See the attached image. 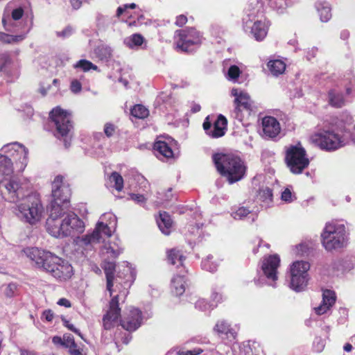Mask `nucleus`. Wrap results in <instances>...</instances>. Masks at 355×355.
<instances>
[{"instance_id":"46","label":"nucleus","mask_w":355,"mask_h":355,"mask_svg":"<svg viewBox=\"0 0 355 355\" xmlns=\"http://www.w3.org/2000/svg\"><path fill=\"white\" fill-rule=\"evenodd\" d=\"M76 343H75L73 336L71 334H64L63 336V347L70 349L75 347Z\"/></svg>"},{"instance_id":"48","label":"nucleus","mask_w":355,"mask_h":355,"mask_svg":"<svg viewBox=\"0 0 355 355\" xmlns=\"http://www.w3.org/2000/svg\"><path fill=\"white\" fill-rule=\"evenodd\" d=\"M73 31H74L73 28L71 26H68L66 28H64L62 31H57L56 35L58 37L64 39V38H67V37H69V36H71L73 33Z\"/></svg>"},{"instance_id":"6","label":"nucleus","mask_w":355,"mask_h":355,"mask_svg":"<svg viewBox=\"0 0 355 355\" xmlns=\"http://www.w3.org/2000/svg\"><path fill=\"white\" fill-rule=\"evenodd\" d=\"M321 237L322 245L328 251L344 248L347 243L345 226L338 223H327Z\"/></svg>"},{"instance_id":"39","label":"nucleus","mask_w":355,"mask_h":355,"mask_svg":"<svg viewBox=\"0 0 355 355\" xmlns=\"http://www.w3.org/2000/svg\"><path fill=\"white\" fill-rule=\"evenodd\" d=\"M96 53L101 60H108L112 55V49L110 46L103 44L96 48Z\"/></svg>"},{"instance_id":"24","label":"nucleus","mask_w":355,"mask_h":355,"mask_svg":"<svg viewBox=\"0 0 355 355\" xmlns=\"http://www.w3.org/2000/svg\"><path fill=\"white\" fill-rule=\"evenodd\" d=\"M102 254L108 259H116L122 253L123 249L120 247L118 242H111L105 243L101 250Z\"/></svg>"},{"instance_id":"51","label":"nucleus","mask_w":355,"mask_h":355,"mask_svg":"<svg viewBox=\"0 0 355 355\" xmlns=\"http://www.w3.org/2000/svg\"><path fill=\"white\" fill-rule=\"evenodd\" d=\"M71 91L74 94H78L81 91L82 85L78 80H73L70 86Z\"/></svg>"},{"instance_id":"22","label":"nucleus","mask_w":355,"mask_h":355,"mask_svg":"<svg viewBox=\"0 0 355 355\" xmlns=\"http://www.w3.org/2000/svg\"><path fill=\"white\" fill-rule=\"evenodd\" d=\"M239 355H263V350L259 343L256 341H245L239 345Z\"/></svg>"},{"instance_id":"54","label":"nucleus","mask_w":355,"mask_h":355,"mask_svg":"<svg viewBox=\"0 0 355 355\" xmlns=\"http://www.w3.org/2000/svg\"><path fill=\"white\" fill-rule=\"evenodd\" d=\"M23 14V9L21 8H18L12 10L11 17L13 20H18L22 17Z\"/></svg>"},{"instance_id":"37","label":"nucleus","mask_w":355,"mask_h":355,"mask_svg":"<svg viewBox=\"0 0 355 355\" xmlns=\"http://www.w3.org/2000/svg\"><path fill=\"white\" fill-rule=\"evenodd\" d=\"M26 38V34L12 35L7 33L0 34V40L6 44H17Z\"/></svg>"},{"instance_id":"31","label":"nucleus","mask_w":355,"mask_h":355,"mask_svg":"<svg viewBox=\"0 0 355 355\" xmlns=\"http://www.w3.org/2000/svg\"><path fill=\"white\" fill-rule=\"evenodd\" d=\"M318 12L320 15V20L323 22L328 21L331 17V8L327 2L318 3L316 4Z\"/></svg>"},{"instance_id":"53","label":"nucleus","mask_w":355,"mask_h":355,"mask_svg":"<svg viewBox=\"0 0 355 355\" xmlns=\"http://www.w3.org/2000/svg\"><path fill=\"white\" fill-rule=\"evenodd\" d=\"M281 198L282 200L287 202H292L293 199V195H292L291 190L289 189H286L282 193Z\"/></svg>"},{"instance_id":"30","label":"nucleus","mask_w":355,"mask_h":355,"mask_svg":"<svg viewBox=\"0 0 355 355\" xmlns=\"http://www.w3.org/2000/svg\"><path fill=\"white\" fill-rule=\"evenodd\" d=\"M13 172L12 163L10 158L0 153V174L8 176Z\"/></svg>"},{"instance_id":"5","label":"nucleus","mask_w":355,"mask_h":355,"mask_svg":"<svg viewBox=\"0 0 355 355\" xmlns=\"http://www.w3.org/2000/svg\"><path fill=\"white\" fill-rule=\"evenodd\" d=\"M116 225V218L112 213H105L97 223L95 229L91 234H87L82 237L80 242L84 245H93L94 243L105 241L112 236L113 230Z\"/></svg>"},{"instance_id":"62","label":"nucleus","mask_w":355,"mask_h":355,"mask_svg":"<svg viewBox=\"0 0 355 355\" xmlns=\"http://www.w3.org/2000/svg\"><path fill=\"white\" fill-rule=\"evenodd\" d=\"M43 315L45 317V319L49 322L52 321L54 316L53 313L51 310L44 311L43 313Z\"/></svg>"},{"instance_id":"47","label":"nucleus","mask_w":355,"mask_h":355,"mask_svg":"<svg viewBox=\"0 0 355 355\" xmlns=\"http://www.w3.org/2000/svg\"><path fill=\"white\" fill-rule=\"evenodd\" d=\"M17 286L14 283L8 284L4 289V294L7 297H12L17 291Z\"/></svg>"},{"instance_id":"15","label":"nucleus","mask_w":355,"mask_h":355,"mask_svg":"<svg viewBox=\"0 0 355 355\" xmlns=\"http://www.w3.org/2000/svg\"><path fill=\"white\" fill-rule=\"evenodd\" d=\"M250 11H254L258 13H263L266 10V4L271 9L278 12H283L289 6L291 5L290 0H249Z\"/></svg>"},{"instance_id":"2","label":"nucleus","mask_w":355,"mask_h":355,"mask_svg":"<svg viewBox=\"0 0 355 355\" xmlns=\"http://www.w3.org/2000/svg\"><path fill=\"white\" fill-rule=\"evenodd\" d=\"M69 209L49 214L46 220L47 232L54 237L75 236L85 230L84 222Z\"/></svg>"},{"instance_id":"13","label":"nucleus","mask_w":355,"mask_h":355,"mask_svg":"<svg viewBox=\"0 0 355 355\" xmlns=\"http://www.w3.org/2000/svg\"><path fill=\"white\" fill-rule=\"evenodd\" d=\"M0 192L10 201L17 202L23 195V189L19 179L15 176L5 175L0 180Z\"/></svg>"},{"instance_id":"32","label":"nucleus","mask_w":355,"mask_h":355,"mask_svg":"<svg viewBox=\"0 0 355 355\" xmlns=\"http://www.w3.org/2000/svg\"><path fill=\"white\" fill-rule=\"evenodd\" d=\"M144 42V37L139 33H135L124 39V44L126 46L134 49L140 46Z\"/></svg>"},{"instance_id":"52","label":"nucleus","mask_w":355,"mask_h":355,"mask_svg":"<svg viewBox=\"0 0 355 355\" xmlns=\"http://www.w3.org/2000/svg\"><path fill=\"white\" fill-rule=\"evenodd\" d=\"M64 325L67 327L70 331L74 332L77 335H78L81 338H83V335L81 334L79 329L76 328L72 324H71L67 320L62 319Z\"/></svg>"},{"instance_id":"50","label":"nucleus","mask_w":355,"mask_h":355,"mask_svg":"<svg viewBox=\"0 0 355 355\" xmlns=\"http://www.w3.org/2000/svg\"><path fill=\"white\" fill-rule=\"evenodd\" d=\"M58 139L62 143L65 148H68L72 141V135H57Z\"/></svg>"},{"instance_id":"7","label":"nucleus","mask_w":355,"mask_h":355,"mask_svg":"<svg viewBox=\"0 0 355 355\" xmlns=\"http://www.w3.org/2000/svg\"><path fill=\"white\" fill-rule=\"evenodd\" d=\"M52 200L49 207V214L55 215L56 211L69 209L71 189L63 182V177L58 175L52 182Z\"/></svg>"},{"instance_id":"56","label":"nucleus","mask_w":355,"mask_h":355,"mask_svg":"<svg viewBox=\"0 0 355 355\" xmlns=\"http://www.w3.org/2000/svg\"><path fill=\"white\" fill-rule=\"evenodd\" d=\"M187 21V18L185 15H181L177 17L175 24L178 26H182L184 25Z\"/></svg>"},{"instance_id":"44","label":"nucleus","mask_w":355,"mask_h":355,"mask_svg":"<svg viewBox=\"0 0 355 355\" xmlns=\"http://www.w3.org/2000/svg\"><path fill=\"white\" fill-rule=\"evenodd\" d=\"M258 196L260 200L268 203L272 201V192L269 187H265L259 190Z\"/></svg>"},{"instance_id":"26","label":"nucleus","mask_w":355,"mask_h":355,"mask_svg":"<svg viewBox=\"0 0 355 355\" xmlns=\"http://www.w3.org/2000/svg\"><path fill=\"white\" fill-rule=\"evenodd\" d=\"M214 330L220 335L224 334L227 338H236V332L230 327V325L225 320H219L216 324Z\"/></svg>"},{"instance_id":"38","label":"nucleus","mask_w":355,"mask_h":355,"mask_svg":"<svg viewBox=\"0 0 355 355\" xmlns=\"http://www.w3.org/2000/svg\"><path fill=\"white\" fill-rule=\"evenodd\" d=\"M130 114L137 119H143L149 115V111L145 106L138 104L130 110Z\"/></svg>"},{"instance_id":"42","label":"nucleus","mask_w":355,"mask_h":355,"mask_svg":"<svg viewBox=\"0 0 355 355\" xmlns=\"http://www.w3.org/2000/svg\"><path fill=\"white\" fill-rule=\"evenodd\" d=\"M74 67L80 68L83 71H85V72L89 71L90 69H93L95 71L98 70V67L96 65L94 64L90 61L85 60V59L80 60L78 62H77L74 64Z\"/></svg>"},{"instance_id":"36","label":"nucleus","mask_w":355,"mask_h":355,"mask_svg":"<svg viewBox=\"0 0 355 355\" xmlns=\"http://www.w3.org/2000/svg\"><path fill=\"white\" fill-rule=\"evenodd\" d=\"M329 103L336 107H341L345 104L343 95L336 92L334 90H331L329 92Z\"/></svg>"},{"instance_id":"55","label":"nucleus","mask_w":355,"mask_h":355,"mask_svg":"<svg viewBox=\"0 0 355 355\" xmlns=\"http://www.w3.org/2000/svg\"><path fill=\"white\" fill-rule=\"evenodd\" d=\"M214 116H207L205 121H204V123L202 124V126H203V128L205 130H208L210 129V128L211 127V125H212V123H214Z\"/></svg>"},{"instance_id":"4","label":"nucleus","mask_w":355,"mask_h":355,"mask_svg":"<svg viewBox=\"0 0 355 355\" xmlns=\"http://www.w3.org/2000/svg\"><path fill=\"white\" fill-rule=\"evenodd\" d=\"M16 203L15 214L22 221L34 225L40 220L44 207L37 196L28 195Z\"/></svg>"},{"instance_id":"58","label":"nucleus","mask_w":355,"mask_h":355,"mask_svg":"<svg viewBox=\"0 0 355 355\" xmlns=\"http://www.w3.org/2000/svg\"><path fill=\"white\" fill-rule=\"evenodd\" d=\"M211 297L212 301L216 303H218L222 300L221 294L216 291L212 292Z\"/></svg>"},{"instance_id":"63","label":"nucleus","mask_w":355,"mask_h":355,"mask_svg":"<svg viewBox=\"0 0 355 355\" xmlns=\"http://www.w3.org/2000/svg\"><path fill=\"white\" fill-rule=\"evenodd\" d=\"M58 304L60 306H64L65 307H70L71 303L66 298H61L58 300Z\"/></svg>"},{"instance_id":"21","label":"nucleus","mask_w":355,"mask_h":355,"mask_svg":"<svg viewBox=\"0 0 355 355\" xmlns=\"http://www.w3.org/2000/svg\"><path fill=\"white\" fill-rule=\"evenodd\" d=\"M336 302V294L334 291L326 290L322 293V304L315 308V311L318 315L325 313Z\"/></svg>"},{"instance_id":"27","label":"nucleus","mask_w":355,"mask_h":355,"mask_svg":"<svg viewBox=\"0 0 355 355\" xmlns=\"http://www.w3.org/2000/svg\"><path fill=\"white\" fill-rule=\"evenodd\" d=\"M167 257L168 261L172 265H177V267L182 266L185 256L183 252L177 249L173 248L167 252Z\"/></svg>"},{"instance_id":"10","label":"nucleus","mask_w":355,"mask_h":355,"mask_svg":"<svg viewBox=\"0 0 355 355\" xmlns=\"http://www.w3.org/2000/svg\"><path fill=\"white\" fill-rule=\"evenodd\" d=\"M175 41L179 51L189 52L202 43V36L195 28H187L175 31Z\"/></svg>"},{"instance_id":"57","label":"nucleus","mask_w":355,"mask_h":355,"mask_svg":"<svg viewBox=\"0 0 355 355\" xmlns=\"http://www.w3.org/2000/svg\"><path fill=\"white\" fill-rule=\"evenodd\" d=\"M131 198L137 203H144L146 202L144 196L140 194H132Z\"/></svg>"},{"instance_id":"11","label":"nucleus","mask_w":355,"mask_h":355,"mask_svg":"<svg viewBox=\"0 0 355 355\" xmlns=\"http://www.w3.org/2000/svg\"><path fill=\"white\" fill-rule=\"evenodd\" d=\"M310 264L307 261H295L290 268V287L295 291H302L309 281L308 271Z\"/></svg>"},{"instance_id":"43","label":"nucleus","mask_w":355,"mask_h":355,"mask_svg":"<svg viewBox=\"0 0 355 355\" xmlns=\"http://www.w3.org/2000/svg\"><path fill=\"white\" fill-rule=\"evenodd\" d=\"M110 180L111 182H114L115 189L121 191L123 187V180L122 176L117 172H113L110 177Z\"/></svg>"},{"instance_id":"49","label":"nucleus","mask_w":355,"mask_h":355,"mask_svg":"<svg viewBox=\"0 0 355 355\" xmlns=\"http://www.w3.org/2000/svg\"><path fill=\"white\" fill-rule=\"evenodd\" d=\"M240 74V69L236 65L231 66L227 72L228 78L231 80H236L239 78Z\"/></svg>"},{"instance_id":"33","label":"nucleus","mask_w":355,"mask_h":355,"mask_svg":"<svg viewBox=\"0 0 355 355\" xmlns=\"http://www.w3.org/2000/svg\"><path fill=\"white\" fill-rule=\"evenodd\" d=\"M172 287L177 295H181L185 291V281L183 275H177L172 279Z\"/></svg>"},{"instance_id":"1","label":"nucleus","mask_w":355,"mask_h":355,"mask_svg":"<svg viewBox=\"0 0 355 355\" xmlns=\"http://www.w3.org/2000/svg\"><path fill=\"white\" fill-rule=\"evenodd\" d=\"M24 253L37 267L60 281H66L73 275L71 265L49 251L37 248H27L24 250Z\"/></svg>"},{"instance_id":"14","label":"nucleus","mask_w":355,"mask_h":355,"mask_svg":"<svg viewBox=\"0 0 355 355\" xmlns=\"http://www.w3.org/2000/svg\"><path fill=\"white\" fill-rule=\"evenodd\" d=\"M49 119L56 127L58 133H69L73 130L71 114L60 106L54 107L50 112Z\"/></svg>"},{"instance_id":"40","label":"nucleus","mask_w":355,"mask_h":355,"mask_svg":"<svg viewBox=\"0 0 355 355\" xmlns=\"http://www.w3.org/2000/svg\"><path fill=\"white\" fill-rule=\"evenodd\" d=\"M213 257L208 255L202 262V268L203 270L211 272H215L218 266V263L212 261Z\"/></svg>"},{"instance_id":"28","label":"nucleus","mask_w":355,"mask_h":355,"mask_svg":"<svg viewBox=\"0 0 355 355\" xmlns=\"http://www.w3.org/2000/svg\"><path fill=\"white\" fill-rule=\"evenodd\" d=\"M157 225L162 232L168 235L171 232L172 220L171 216L166 212L160 213L159 220H157Z\"/></svg>"},{"instance_id":"19","label":"nucleus","mask_w":355,"mask_h":355,"mask_svg":"<svg viewBox=\"0 0 355 355\" xmlns=\"http://www.w3.org/2000/svg\"><path fill=\"white\" fill-rule=\"evenodd\" d=\"M141 323V312L136 308L130 309L129 315L121 320V325L128 331L137 329Z\"/></svg>"},{"instance_id":"64","label":"nucleus","mask_w":355,"mask_h":355,"mask_svg":"<svg viewBox=\"0 0 355 355\" xmlns=\"http://www.w3.org/2000/svg\"><path fill=\"white\" fill-rule=\"evenodd\" d=\"M202 351L200 349H195L193 350H187L185 352V354L184 355H198L200 354Z\"/></svg>"},{"instance_id":"17","label":"nucleus","mask_w":355,"mask_h":355,"mask_svg":"<svg viewBox=\"0 0 355 355\" xmlns=\"http://www.w3.org/2000/svg\"><path fill=\"white\" fill-rule=\"evenodd\" d=\"M119 295L113 297L110 302V308L107 313L103 316V323L105 329H112L121 315V309L119 307Z\"/></svg>"},{"instance_id":"18","label":"nucleus","mask_w":355,"mask_h":355,"mask_svg":"<svg viewBox=\"0 0 355 355\" xmlns=\"http://www.w3.org/2000/svg\"><path fill=\"white\" fill-rule=\"evenodd\" d=\"M280 259L278 255H270L263 261L261 268L266 277L273 282L277 279V268Z\"/></svg>"},{"instance_id":"34","label":"nucleus","mask_w":355,"mask_h":355,"mask_svg":"<svg viewBox=\"0 0 355 355\" xmlns=\"http://www.w3.org/2000/svg\"><path fill=\"white\" fill-rule=\"evenodd\" d=\"M227 120L223 115H218L216 119H214V131L211 133H225L227 130Z\"/></svg>"},{"instance_id":"8","label":"nucleus","mask_w":355,"mask_h":355,"mask_svg":"<svg viewBox=\"0 0 355 355\" xmlns=\"http://www.w3.org/2000/svg\"><path fill=\"white\" fill-rule=\"evenodd\" d=\"M250 5L248 3L245 9V17H243V28L247 33L252 34L257 41L262 40L268 33L269 23L266 19H262L263 13H258L254 9V12L250 11Z\"/></svg>"},{"instance_id":"12","label":"nucleus","mask_w":355,"mask_h":355,"mask_svg":"<svg viewBox=\"0 0 355 355\" xmlns=\"http://www.w3.org/2000/svg\"><path fill=\"white\" fill-rule=\"evenodd\" d=\"M310 140L315 146L327 151L349 144V138L343 135H311Z\"/></svg>"},{"instance_id":"25","label":"nucleus","mask_w":355,"mask_h":355,"mask_svg":"<svg viewBox=\"0 0 355 355\" xmlns=\"http://www.w3.org/2000/svg\"><path fill=\"white\" fill-rule=\"evenodd\" d=\"M116 265L113 262L107 261L104 263L103 269L107 279V290L110 293V295H112V286L114 279V272L115 270Z\"/></svg>"},{"instance_id":"41","label":"nucleus","mask_w":355,"mask_h":355,"mask_svg":"<svg viewBox=\"0 0 355 355\" xmlns=\"http://www.w3.org/2000/svg\"><path fill=\"white\" fill-rule=\"evenodd\" d=\"M12 150H13L15 152H18L19 150H21V152L24 153L25 156L27 155V152L26 150L25 147L17 142H14L4 145L1 149V151L3 153H9Z\"/></svg>"},{"instance_id":"45","label":"nucleus","mask_w":355,"mask_h":355,"mask_svg":"<svg viewBox=\"0 0 355 355\" xmlns=\"http://www.w3.org/2000/svg\"><path fill=\"white\" fill-rule=\"evenodd\" d=\"M251 211L245 207H239L235 211L232 212V216L236 220H243L247 217Z\"/></svg>"},{"instance_id":"61","label":"nucleus","mask_w":355,"mask_h":355,"mask_svg":"<svg viewBox=\"0 0 355 355\" xmlns=\"http://www.w3.org/2000/svg\"><path fill=\"white\" fill-rule=\"evenodd\" d=\"M73 8L77 10L82 6L83 0H69Z\"/></svg>"},{"instance_id":"20","label":"nucleus","mask_w":355,"mask_h":355,"mask_svg":"<svg viewBox=\"0 0 355 355\" xmlns=\"http://www.w3.org/2000/svg\"><path fill=\"white\" fill-rule=\"evenodd\" d=\"M231 94L235 97L236 109L240 110L242 107L249 112L252 110L253 102L248 93L241 89L233 88Z\"/></svg>"},{"instance_id":"23","label":"nucleus","mask_w":355,"mask_h":355,"mask_svg":"<svg viewBox=\"0 0 355 355\" xmlns=\"http://www.w3.org/2000/svg\"><path fill=\"white\" fill-rule=\"evenodd\" d=\"M263 133H280L279 121L273 116H266L262 119Z\"/></svg>"},{"instance_id":"16","label":"nucleus","mask_w":355,"mask_h":355,"mask_svg":"<svg viewBox=\"0 0 355 355\" xmlns=\"http://www.w3.org/2000/svg\"><path fill=\"white\" fill-rule=\"evenodd\" d=\"M20 62L16 55H12L7 53L0 54V72H3L8 76L12 77L9 81L19 76Z\"/></svg>"},{"instance_id":"35","label":"nucleus","mask_w":355,"mask_h":355,"mask_svg":"<svg viewBox=\"0 0 355 355\" xmlns=\"http://www.w3.org/2000/svg\"><path fill=\"white\" fill-rule=\"evenodd\" d=\"M154 149L165 157L169 158L173 157V151L165 141H156L154 144Z\"/></svg>"},{"instance_id":"29","label":"nucleus","mask_w":355,"mask_h":355,"mask_svg":"<svg viewBox=\"0 0 355 355\" xmlns=\"http://www.w3.org/2000/svg\"><path fill=\"white\" fill-rule=\"evenodd\" d=\"M267 67L271 74L275 76L283 73L286 69V64L280 60H270Z\"/></svg>"},{"instance_id":"59","label":"nucleus","mask_w":355,"mask_h":355,"mask_svg":"<svg viewBox=\"0 0 355 355\" xmlns=\"http://www.w3.org/2000/svg\"><path fill=\"white\" fill-rule=\"evenodd\" d=\"M116 130V127L112 123H106L104 128V133H112L114 132Z\"/></svg>"},{"instance_id":"60","label":"nucleus","mask_w":355,"mask_h":355,"mask_svg":"<svg viewBox=\"0 0 355 355\" xmlns=\"http://www.w3.org/2000/svg\"><path fill=\"white\" fill-rule=\"evenodd\" d=\"M69 353L70 355H83L81 350L78 347L77 344L75 347L69 349Z\"/></svg>"},{"instance_id":"3","label":"nucleus","mask_w":355,"mask_h":355,"mask_svg":"<svg viewBox=\"0 0 355 355\" xmlns=\"http://www.w3.org/2000/svg\"><path fill=\"white\" fill-rule=\"evenodd\" d=\"M213 161L218 171L227 178L230 184L241 180L245 172V166L237 157L224 154H215Z\"/></svg>"},{"instance_id":"9","label":"nucleus","mask_w":355,"mask_h":355,"mask_svg":"<svg viewBox=\"0 0 355 355\" xmlns=\"http://www.w3.org/2000/svg\"><path fill=\"white\" fill-rule=\"evenodd\" d=\"M285 161L291 172L300 174L310 163L305 149L300 143L290 146L286 153Z\"/></svg>"}]
</instances>
